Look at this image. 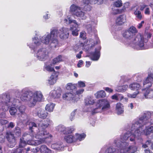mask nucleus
<instances>
[{"mask_svg":"<svg viewBox=\"0 0 153 153\" xmlns=\"http://www.w3.org/2000/svg\"><path fill=\"white\" fill-rule=\"evenodd\" d=\"M144 96L146 99H150L153 98V90L151 89H147L144 93Z\"/></svg>","mask_w":153,"mask_h":153,"instance_id":"26","label":"nucleus"},{"mask_svg":"<svg viewBox=\"0 0 153 153\" xmlns=\"http://www.w3.org/2000/svg\"><path fill=\"white\" fill-rule=\"evenodd\" d=\"M141 87L140 85L137 83H133L130 84L129 86V88L132 90H136V91L132 94L127 93V97L131 98H135L139 93L138 90L141 88Z\"/></svg>","mask_w":153,"mask_h":153,"instance_id":"14","label":"nucleus"},{"mask_svg":"<svg viewBox=\"0 0 153 153\" xmlns=\"http://www.w3.org/2000/svg\"><path fill=\"white\" fill-rule=\"evenodd\" d=\"M84 102L85 105H92L95 102V100L93 97L88 96L85 99Z\"/></svg>","mask_w":153,"mask_h":153,"instance_id":"22","label":"nucleus"},{"mask_svg":"<svg viewBox=\"0 0 153 153\" xmlns=\"http://www.w3.org/2000/svg\"><path fill=\"white\" fill-rule=\"evenodd\" d=\"M56 129L58 131L62 132L63 133L64 132V129L65 127L63 125H59L57 126L56 128Z\"/></svg>","mask_w":153,"mask_h":153,"instance_id":"41","label":"nucleus"},{"mask_svg":"<svg viewBox=\"0 0 153 153\" xmlns=\"http://www.w3.org/2000/svg\"><path fill=\"white\" fill-rule=\"evenodd\" d=\"M101 49L100 46H98L95 49L94 52L91 53V59L94 61H97L100 56V51Z\"/></svg>","mask_w":153,"mask_h":153,"instance_id":"19","label":"nucleus"},{"mask_svg":"<svg viewBox=\"0 0 153 153\" xmlns=\"http://www.w3.org/2000/svg\"><path fill=\"white\" fill-rule=\"evenodd\" d=\"M83 63V61L82 60H80L77 64L78 67L79 68L81 67Z\"/></svg>","mask_w":153,"mask_h":153,"instance_id":"63","label":"nucleus"},{"mask_svg":"<svg viewBox=\"0 0 153 153\" xmlns=\"http://www.w3.org/2000/svg\"><path fill=\"white\" fill-rule=\"evenodd\" d=\"M82 2L84 5L83 9L85 11H89L92 8V5H94L93 0H82Z\"/></svg>","mask_w":153,"mask_h":153,"instance_id":"18","label":"nucleus"},{"mask_svg":"<svg viewBox=\"0 0 153 153\" xmlns=\"http://www.w3.org/2000/svg\"><path fill=\"white\" fill-rule=\"evenodd\" d=\"M95 95L97 98L105 97L106 96V94L104 91L101 90L98 91L95 94Z\"/></svg>","mask_w":153,"mask_h":153,"instance_id":"31","label":"nucleus"},{"mask_svg":"<svg viewBox=\"0 0 153 153\" xmlns=\"http://www.w3.org/2000/svg\"><path fill=\"white\" fill-rule=\"evenodd\" d=\"M70 11L80 19L84 20L87 18V14L81 10V7L75 4H73L70 6Z\"/></svg>","mask_w":153,"mask_h":153,"instance_id":"10","label":"nucleus"},{"mask_svg":"<svg viewBox=\"0 0 153 153\" xmlns=\"http://www.w3.org/2000/svg\"><path fill=\"white\" fill-rule=\"evenodd\" d=\"M45 69L48 71L49 72H52L54 71L55 72L54 68L49 65H45L44 66Z\"/></svg>","mask_w":153,"mask_h":153,"instance_id":"43","label":"nucleus"},{"mask_svg":"<svg viewBox=\"0 0 153 153\" xmlns=\"http://www.w3.org/2000/svg\"><path fill=\"white\" fill-rule=\"evenodd\" d=\"M128 107L129 109H132L134 108V105L133 103H130L128 104Z\"/></svg>","mask_w":153,"mask_h":153,"instance_id":"60","label":"nucleus"},{"mask_svg":"<svg viewBox=\"0 0 153 153\" xmlns=\"http://www.w3.org/2000/svg\"><path fill=\"white\" fill-rule=\"evenodd\" d=\"M123 103H126L128 101V99L127 98H124L122 99V100L121 101Z\"/></svg>","mask_w":153,"mask_h":153,"instance_id":"64","label":"nucleus"},{"mask_svg":"<svg viewBox=\"0 0 153 153\" xmlns=\"http://www.w3.org/2000/svg\"><path fill=\"white\" fill-rule=\"evenodd\" d=\"M116 110L118 115L123 114L124 111V106L123 104L120 102L117 103L116 106Z\"/></svg>","mask_w":153,"mask_h":153,"instance_id":"24","label":"nucleus"},{"mask_svg":"<svg viewBox=\"0 0 153 153\" xmlns=\"http://www.w3.org/2000/svg\"><path fill=\"white\" fill-rule=\"evenodd\" d=\"M51 121L49 119H47L44 122H41L39 124V132L35 134V137L38 140H27V142L25 138H21L20 139L19 147L23 148L27 144L31 145L38 146L45 143L46 140L51 137L52 136L46 130V128L51 124Z\"/></svg>","mask_w":153,"mask_h":153,"instance_id":"4","label":"nucleus"},{"mask_svg":"<svg viewBox=\"0 0 153 153\" xmlns=\"http://www.w3.org/2000/svg\"><path fill=\"white\" fill-rule=\"evenodd\" d=\"M5 136L3 135H0V143H3L5 141Z\"/></svg>","mask_w":153,"mask_h":153,"instance_id":"49","label":"nucleus"},{"mask_svg":"<svg viewBox=\"0 0 153 153\" xmlns=\"http://www.w3.org/2000/svg\"><path fill=\"white\" fill-rule=\"evenodd\" d=\"M11 106H14L17 108L18 110V114L25 118L22 120H25L27 118V116L25 113V107L22 105L20 101L7 94L0 96V108H1L3 111H7L8 107Z\"/></svg>","mask_w":153,"mask_h":153,"instance_id":"6","label":"nucleus"},{"mask_svg":"<svg viewBox=\"0 0 153 153\" xmlns=\"http://www.w3.org/2000/svg\"><path fill=\"white\" fill-rule=\"evenodd\" d=\"M62 61V56L59 55L53 59L52 64L53 65H55L57 63L60 62Z\"/></svg>","mask_w":153,"mask_h":153,"instance_id":"36","label":"nucleus"},{"mask_svg":"<svg viewBox=\"0 0 153 153\" xmlns=\"http://www.w3.org/2000/svg\"><path fill=\"white\" fill-rule=\"evenodd\" d=\"M54 106L55 104L53 103H49L46 105L45 109L49 112H51L53 111Z\"/></svg>","mask_w":153,"mask_h":153,"instance_id":"30","label":"nucleus"},{"mask_svg":"<svg viewBox=\"0 0 153 153\" xmlns=\"http://www.w3.org/2000/svg\"><path fill=\"white\" fill-rule=\"evenodd\" d=\"M13 132L17 136H19L21 134L20 128L18 127H16L15 129L13 131Z\"/></svg>","mask_w":153,"mask_h":153,"instance_id":"38","label":"nucleus"},{"mask_svg":"<svg viewBox=\"0 0 153 153\" xmlns=\"http://www.w3.org/2000/svg\"><path fill=\"white\" fill-rule=\"evenodd\" d=\"M124 96H123L121 94H118V101H121L122 100V99L123 98Z\"/></svg>","mask_w":153,"mask_h":153,"instance_id":"53","label":"nucleus"},{"mask_svg":"<svg viewBox=\"0 0 153 153\" xmlns=\"http://www.w3.org/2000/svg\"><path fill=\"white\" fill-rule=\"evenodd\" d=\"M128 86L125 85L121 86H118L116 88L115 91L119 92H123L125 91L128 89Z\"/></svg>","mask_w":153,"mask_h":153,"instance_id":"29","label":"nucleus"},{"mask_svg":"<svg viewBox=\"0 0 153 153\" xmlns=\"http://www.w3.org/2000/svg\"><path fill=\"white\" fill-rule=\"evenodd\" d=\"M153 111H147L133 120L129 126L131 131L126 132L131 143L136 145L141 144L143 141L142 135L148 136L153 132Z\"/></svg>","mask_w":153,"mask_h":153,"instance_id":"1","label":"nucleus"},{"mask_svg":"<svg viewBox=\"0 0 153 153\" xmlns=\"http://www.w3.org/2000/svg\"><path fill=\"white\" fill-rule=\"evenodd\" d=\"M69 30L68 28L62 27L59 30L54 28L51 30L50 33H48L39 39L35 37L33 38V41L36 46L41 45L42 43L49 45L52 48H56L58 45L57 38L58 36L62 39H66L69 36Z\"/></svg>","mask_w":153,"mask_h":153,"instance_id":"2","label":"nucleus"},{"mask_svg":"<svg viewBox=\"0 0 153 153\" xmlns=\"http://www.w3.org/2000/svg\"><path fill=\"white\" fill-rule=\"evenodd\" d=\"M50 96L54 98H59L61 96V92L60 89H57L51 91L50 93Z\"/></svg>","mask_w":153,"mask_h":153,"instance_id":"23","label":"nucleus"},{"mask_svg":"<svg viewBox=\"0 0 153 153\" xmlns=\"http://www.w3.org/2000/svg\"><path fill=\"white\" fill-rule=\"evenodd\" d=\"M137 32L135 27L131 26L123 32L122 36L125 39L123 42L125 45H130L137 50L145 49L144 38L140 34L136 35Z\"/></svg>","mask_w":153,"mask_h":153,"instance_id":"5","label":"nucleus"},{"mask_svg":"<svg viewBox=\"0 0 153 153\" xmlns=\"http://www.w3.org/2000/svg\"><path fill=\"white\" fill-rule=\"evenodd\" d=\"M77 85L80 88L84 87L85 86V82L81 81L78 82Z\"/></svg>","mask_w":153,"mask_h":153,"instance_id":"46","label":"nucleus"},{"mask_svg":"<svg viewBox=\"0 0 153 153\" xmlns=\"http://www.w3.org/2000/svg\"><path fill=\"white\" fill-rule=\"evenodd\" d=\"M149 70L150 72L149 73L148 76L143 81V86L144 88L151 87L153 83V67Z\"/></svg>","mask_w":153,"mask_h":153,"instance_id":"15","label":"nucleus"},{"mask_svg":"<svg viewBox=\"0 0 153 153\" xmlns=\"http://www.w3.org/2000/svg\"><path fill=\"white\" fill-rule=\"evenodd\" d=\"M122 4L123 3L121 0H117L114 2L113 5L116 7H120L122 6Z\"/></svg>","mask_w":153,"mask_h":153,"instance_id":"39","label":"nucleus"},{"mask_svg":"<svg viewBox=\"0 0 153 153\" xmlns=\"http://www.w3.org/2000/svg\"><path fill=\"white\" fill-rule=\"evenodd\" d=\"M15 126L14 123L12 122H10L8 124L7 127L8 128H13Z\"/></svg>","mask_w":153,"mask_h":153,"instance_id":"56","label":"nucleus"},{"mask_svg":"<svg viewBox=\"0 0 153 153\" xmlns=\"http://www.w3.org/2000/svg\"><path fill=\"white\" fill-rule=\"evenodd\" d=\"M152 143L151 141L148 140L147 141L145 144L142 145V147L144 148L148 147L153 149V148H152Z\"/></svg>","mask_w":153,"mask_h":153,"instance_id":"37","label":"nucleus"},{"mask_svg":"<svg viewBox=\"0 0 153 153\" xmlns=\"http://www.w3.org/2000/svg\"><path fill=\"white\" fill-rule=\"evenodd\" d=\"M41 153H51V150H49L45 145H42L41 146L39 150Z\"/></svg>","mask_w":153,"mask_h":153,"instance_id":"32","label":"nucleus"},{"mask_svg":"<svg viewBox=\"0 0 153 153\" xmlns=\"http://www.w3.org/2000/svg\"><path fill=\"white\" fill-rule=\"evenodd\" d=\"M134 14L136 16V17L140 20H141L142 18V16L141 14V13L140 10H138L136 9L134 12Z\"/></svg>","mask_w":153,"mask_h":153,"instance_id":"40","label":"nucleus"},{"mask_svg":"<svg viewBox=\"0 0 153 153\" xmlns=\"http://www.w3.org/2000/svg\"><path fill=\"white\" fill-rule=\"evenodd\" d=\"M126 21V16L124 15L120 16L117 19L116 22L117 24L119 25H122Z\"/></svg>","mask_w":153,"mask_h":153,"instance_id":"27","label":"nucleus"},{"mask_svg":"<svg viewBox=\"0 0 153 153\" xmlns=\"http://www.w3.org/2000/svg\"><path fill=\"white\" fill-rule=\"evenodd\" d=\"M5 137L9 142L8 146L11 148L14 147L16 145V142L13 134L10 132H7Z\"/></svg>","mask_w":153,"mask_h":153,"instance_id":"17","label":"nucleus"},{"mask_svg":"<svg viewBox=\"0 0 153 153\" xmlns=\"http://www.w3.org/2000/svg\"><path fill=\"white\" fill-rule=\"evenodd\" d=\"M64 22L67 24H71L70 30L72 31V34L74 36H77L78 35V29L79 25L77 23L75 20H73L70 18L65 19L64 20Z\"/></svg>","mask_w":153,"mask_h":153,"instance_id":"13","label":"nucleus"},{"mask_svg":"<svg viewBox=\"0 0 153 153\" xmlns=\"http://www.w3.org/2000/svg\"><path fill=\"white\" fill-rule=\"evenodd\" d=\"M96 107L91 111L93 114L108 110L110 108V105L109 102L108 100L102 99L99 100L97 102Z\"/></svg>","mask_w":153,"mask_h":153,"instance_id":"9","label":"nucleus"},{"mask_svg":"<svg viewBox=\"0 0 153 153\" xmlns=\"http://www.w3.org/2000/svg\"><path fill=\"white\" fill-rule=\"evenodd\" d=\"M31 151L34 153L37 152L39 150V147H37L35 148H33L30 150Z\"/></svg>","mask_w":153,"mask_h":153,"instance_id":"51","label":"nucleus"},{"mask_svg":"<svg viewBox=\"0 0 153 153\" xmlns=\"http://www.w3.org/2000/svg\"><path fill=\"white\" fill-rule=\"evenodd\" d=\"M22 94L20 98L22 101L27 102L30 107L35 106L37 102L42 101L43 99V96L40 91L34 92L28 90L26 88L23 89L21 91L17 89L15 91V95L17 97Z\"/></svg>","mask_w":153,"mask_h":153,"instance_id":"7","label":"nucleus"},{"mask_svg":"<svg viewBox=\"0 0 153 153\" xmlns=\"http://www.w3.org/2000/svg\"><path fill=\"white\" fill-rule=\"evenodd\" d=\"M145 13L146 15H149L150 13V11L149 8L147 7L146 8Z\"/></svg>","mask_w":153,"mask_h":153,"instance_id":"62","label":"nucleus"},{"mask_svg":"<svg viewBox=\"0 0 153 153\" xmlns=\"http://www.w3.org/2000/svg\"><path fill=\"white\" fill-rule=\"evenodd\" d=\"M123 12V9H119L115 7L112 8L111 13L114 15L121 13Z\"/></svg>","mask_w":153,"mask_h":153,"instance_id":"34","label":"nucleus"},{"mask_svg":"<svg viewBox=\"0 0 153 153\" xmlns=\"http://www.w3.org/2000/svg\"><path fill=\"white\" fill-rule=\"evenodd\" d=\"M8 120L4 119H1L0 120V125L4 126L8 123Z\"/></svg>","mask_w":153,"mask_h":153,"instance_id":"44","label":"nucleus"},{"mask_svg":"<svg viewBox=\"0 0 153 153\" xmlns=\"http://www.w3.org/2000/svg\"><path fill=\"white\" fill-rule=\"evenodd\" d=\"M85 33L84 32H81L80 34V37L83 39H85Z\"/></svg>","mask_w":153,"mask_h":153,"instance_id":"54","label":"nucleus"},{"mask_svg":"<svg viewBox=\"0 0 153 153\" xmlns=\"http://www.w3.org/2000/svg\"><path fill=\"white\" fill-rule=\"evenodd\" d=\"M144 22L142 21L141 22L139 23L137 26V27L138 29H140L143 26V25L144 24Z\"/></svg>","mask_w":153,"mask_h":153,"instance_id":"52","label":"nucleus"},{"mask_svg":"<svg viewBox=\"0 0 153 153\" xmlns=\"http://www.w3.org/2000/svg\"><path fill=\"white\" fill-rule=\"evenodd\" d=\"M51 147L53 149L59 151H62L64 149V146L62 143L61 142H59L52 144Z\"/></svg>","mask_w":153,"mask_h":153,"instance_id":"25","label":"nucleus"},{"mask_svg":"<svg viewBox=\"0 0 153 153\" xmlns=\"http://www.w3.org/2000/svg\"><path fill=\"white\" fill-rule=\"evenodd\" d=\"M126 133L115 139L112 143L106 148L104 153H134L137 150L136 146H129L131 144Z\"/></svg>","mask_w":153,"mask_h":153,"instance_id":"3","label":"nucleus"},{"mask_svg":"<svg viewBox=\"0 0 153 153\" xmlns=\"http://www.w3.org/2000/svg\"><path fill=\"white\" fill-rule=\"evenodd\" d=\"M104 89L108 92L112 93L113 91V90L112 89L108 87H105Z\"/></svg>","mask_w":153,"mask_h":153,"instance_id":"55","label":"nucleus"},{"mask_svg":"<svg viewBox=\"0 0 153 153\" xmlns=\"http://www.w3.org/2000/svg\"><path fill=\"white\" fill-rule=\"evenodd\" d=\"M105 0H93L94 5L97 4L99 5L102 4Z\"/></svg>","mask_w":153,"mask_h":153,"instance_id":"42","label":"nucleus"},{"mask_svg":"<svg viewBox=\"0 0 153 153\" xmlns=\"http://www.w3.org/2000/svg\"><path fill=\"white\" fill-rule=\"evenodd\" d=\"M27 46L35 51L34 56L39 60L45 61L48 57V52L46 48H40L36 50V48L33 45L27 44Z\"/></svg>","mask_w":153,"mask_h":153,"instance_id":"8","label":"nucleus"},{"mask_svg":"<svg viewBox=\"0 0 153 153\" xmlns=\"http://www.w3.org/2000/svg\"><path fill=\"white\" fill-rule=\"evenodd\" d=\"M69 129L68 130V134L71 133L74 130V128L73 127H69Z\"/></svg>","mask_w":153,"mask_h":153,"instance_id":"59","label":"nucleus"},{"mask_svg":"<svg viewBox=\"0 0 153 153\" xmlns=\"http://www.w3.org/2000/svg\"><path fill=\"white\" fill-rule=\"evenodd\" d=\"M9 107H10L9 109V112L11 115L13 116L16 114H18V111L17 109L15 107L12 106L9 107Z\"/></svg>","mask_w":153,"mask_h":153,"instance_id":"33","label":"nucleus"},{"mask_svg":"<svg viewBox=\"0 0 153 153\" xmlns=\"http://www.w3.org/2000/svg\"><path fill=\"white\" fill-rule=\"evenodd\" d=\"M76 110H74L71 114V116L70 117V119L72 121L74 119V117L75 116L76 113L75 112L76 111Z\"/></svg>","mask_w":153,"mask_h":153,"instance_id":"48","label":"nucleus"},{"mask_svg":"<svg viewBox=\"0 0 153 153\" xmlns=\"http://www.w3.org/2000/svg\"><path fill=\"white\" fill-rule=\"evenodd\" d=\"M6 117V113L4 112H2L0 114V117L4 118Z\"/></svg>","mask_w":153,"mask_h":153,"instance_id":"58","label":"nucleus"},{"mask_svg":"<svg viewBox=\"0 0 153 153\" xmlns=\"http://www.w3.org/2000/svg\"><path fill=\"white\" fill-rule=\"evenodd\" d=\"M36 114L38 117L42 119L45 118L48 114L44 109L40 108H37Z\"/></svg>","mask_w":153,"mask_h":153,"instance_id":"21","label":"nucleus"},{"mask_svg":"<svg viewBox=\"0 0 153 153\" xmlns=\"http://www.w3.org/2000/svg\"><path fill=\"white\" fill-rule=\"evenodd\" d=\"M143 77V75L142 74H140L139 75H138L137 76V79L136 80L138 82H141L142 79Z\"/></svg>","mask_w":153,"mask_h":153,"instance_id":"47","label":"nucleus"},{"mask_svg":"<svg viewBox=\"0 0 153 153\" xmlns=\"http://www.w3.org/2000/svg\"><path fill=\"white\" fill-rule=\"evenodd\" d=\"M86 135L84 134H76L75 136L72 134H70L65 135L64 137V139L68 143H71L79 140L80 141L83 140L85 137Z\"/></svg>","mask_w":153,"mask_h":153,"instance_id":"12","label":"nucleus"},{"mask_svg":"<svg viewBox=\"0 0 153 153\" xmlns=\"http://www.w3.org/2000/svg\"><path fill=\"white\" fill-rule=\"evenodd\" d=\"M84 91L83 89H79L76 91V93L67 92L63 95V98L71 102H77L79 99V95L82 93Z\"/></svg>","mask_w":153,"mask_h":153,"instance_id":"11","label":"nucleus"},{"mask_svg":"<svg viewBox=\"0 0 153 153\" xmlns=\"http://www.w3.org/2000/svg\"><path fill=\"white\" fill-rule=\"evenodd\" d=\"M97 23V21L96 18L92 19L91 20V23L92 25H96Z\"/></svg>","mask_w":153,"mask_h":153,"instance_id":"57","label":"nucleus"},{"mask_svg":"<svg viewBox=\"0 0 153 153\" xmlns=\"http://www.w3.org/2000/svg\"><path fill=\"white\" fill-rule=\"evenodd\" d=\"M130 5V3L128 2H127L125 3L124 5V6L123 7L122 9H123V12H124L126 9V8L128 7Z\"/></svg>","mask_w":153,"mask_h":153,"instance_id":"50","label":"nucleus"},{"mask_svg":"<svg viewBox=\"0 0 153 153\" xmlns=\"http://www.w3.org/2000/svg\"><path fill=\"white\" fill-rule=\"evenodd\" d=\"M22 151L23 149L19 147L17 148L16 149H13V150L12 153H22Z\"/></svg>","mask_w":153,"mask_h":153,"instance_id":"45","label":"nucleus"},{"mask_svg":"<svg viewBox=\"0 0 153 153\" xmlns=\"http://www.w3.org/2000/svg\"><path fill=\"white\" fill-rule=\"evenodd\" d=\"M83 27L86 28L88 32L89 33H94L96 31L94 27L92 26L90 24H85L83 25Z\"/></svg>","mask_w":153,"mask_h":153,"instance_id":"28","label":"nucleus"},{"mask_svg":"<svg viewBox=\"0 0 153 153\" xmlns=\"http://www.w3.org/2000/svg\"><path fill=\"white\" fill-rule=\"evenodd\" d=\"M58 76L56 72H53L48 80V83L50 85H53L56 82Z\"/></svg>","mask_w":153,"mask_h":153,"instance_id":"20","label":"nucleus"},{"mask_svg":"<svg viewBox=\"0 0 153 153\" xmlns=\"http://www.w3.org/2000/svg\"><path fill=\"white\" fill-rule=\"evenodd\" d=\"M76 85L72 83H69L66 85V88L69 90H73L76 88Z\"/></svg>","mask_w":153,"mask_h":153,"instance_id":"35","label":"nucleus"},{"mask_svg":"<svg viewBox=\"0 0 153 153\" xmlns=\"http://www.w3.org/2000/svg\"><path fill=\"white\" fill-rule=\"evenodd\" d=\"M28 125H29V129L32 132V134L31 133L29 135L27 133H25L23 134L22 138H25L26 137L27 138H29L30 136L31 137H35V134H37V132H39V127H38V130H37L36 132H35L34 131V129L37 128V126L35 123L30 122L29 123ZM38 127H39V125H38Z\"/></svg>","mask_w":153,"mask_h":153,"instance_id":"16","label":"nucleus"},{"mask_svg":"<svg viewBox=\"0 0 153 153\" xmlns=\"http://www.w3.org/2000/svg\"><path fill=\"white\" fill-rule=\"evenodd\" d=\"M111 98L112 99L118 100V94H116L112 96L111 97Z\"/></svg>","mask_w":153,"mask_h":153,"instance_id":"61","label":"nucleus"}]
</instances>
